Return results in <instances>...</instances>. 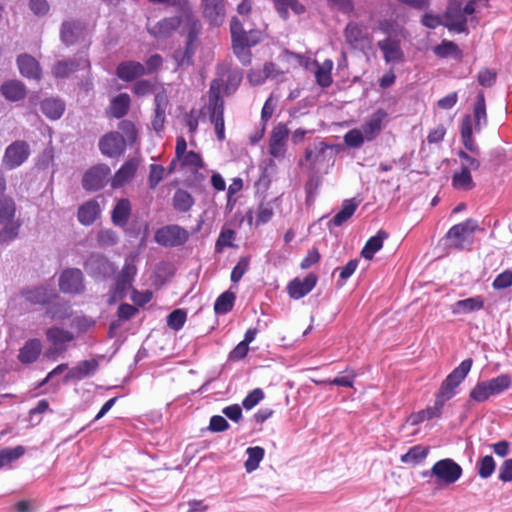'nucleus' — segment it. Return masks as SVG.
Returning a JSON list of instances; mask_svg holds the SVG:
<instances>
[{"mask_svg":"<svg viewBox=\"0 0 512 512\" xmlns=\"http://www.w3.org/2000/svg\"><path fill=\"white\" fill-rule=\"evenodd\" d=\"M473 360L467 358L463 360L441 383L440 389L436 394L435 400L438 405L444 407L445 403L457 394L458 386L465 380L469 374Z\"/></svg>","mask_w":512,"mask_h":512,"instance_id":"obj_1","label":"nucleus"},{"mask_svg":"<svg viewBox=\"0 0 512 512\" xmlns=\"http://www.w3.org/2000/svg\"><path fill=\"white\" fill-rule=\"evenodd\" d=\"M511 384V377L508 374H500L495 378L477 382L471 389L469 397L477 403H482L492 396L502 394Z\"/></svg>","mask_w":512,"mask_h":512,"instance_id":"obj_2","label":"nucleus"},{"mask_svg":"<svg viewBox=\"0 0 512 512\" xmlns=\"http://www.w3.org/2000/svg\"><path fill=\"white\" fill-rule=\"evenodd\" d=\"M477 228L478 223L473 219H466L465 221L452 226L446 234L448 245L457 250L471 249L474 233Z\"/></svg>","mask_w":512,"mask_h":512,"instance_id":"obj_3","label":"nucleus"},{"mask_svg":"<svg viewBox=\"0 0 512 512\" xmlns=\"http://www.w3.org/2000/svg\"><path fill=\"white\" fill-rule=\"evenodd\" d=\"M87 274L95 280H106L116 273V266L99 253H92L84 262Z\"/></svg>","mask_w":512,"mask_h":512,"instance_id":"obj_4","label":"nucleus"},{"mask_svg":"<svg viewBox=\"0 0 512 512\" xmlns=\"http://www.w3.org/2000/svg\"><path fill=\"white\" fill-rule=\"evenodd\" d=\"M462 474V467L458 463L451 458H445L437 461L424 476H434L439 482L449 485L458 481Z\"/></svg>","mask_w":512,"mask_h":512,"instance_id":"obj_5","label":"nucleus"},{"mask_svg":"<svg viewBox=\"0 0 512 512\" xmlns=\"http://www.w3.org/2000/svg\"><path fill=\"white\" fill-rule=\"evenodd\" d=\"M30 154V145L24 140H16L6 147L2 157V167L6 170H14L25 163Z\"/></svg>","mask_w":512,"mask_h":512,"instance_id":"obj_6","label":"nucleus"},{"mask_svg":"<svg viewBox=\"0 0 512 512\" xmlns=\"http://www.w3.org/2000/svg\"><path fill=\"white\" fill-rule=\"evenodd\" d=\"M161 29L164 32L180 30V32H198L200 30V22L190 8L182 9L181 14L176 17L165 19L161 23Z\"/></svg>","mask_w":512,"mask_h":512,"instance_id":"obj_7","label":"nucleus"},{"mask_svg":"<svg viewBox=\"0 0 512 512\" xmlns=\"http://www.w3.org/2000/svg\"><path fill=\"white\" fill-rule=\"evenodd\" d=\"M59 290L64 294L82 295L85 290L84 275L78 268H66L59 275Z\"/></svg>","mask_w":512,"mask_h":512,"instance_id":"obj_8","label":"nucleus"},{"mask_svg":"<svg viewBox=\"0 0 512 512\" xmlns=\"http://www.w3.org/2000/svg\"><path fill=\"white\" fill-rule=\"evenodd\" d=\"M155 241L164 247H178L183 245L189 238L186 229L178 225H167L158 229L155 233Z\"/></svg>","mask_w":512,"mask_h":512,"instance_id":"obj_9","label":"nucleus"},{"mask_svg":"<svg viewBox=\"0 0 512 512\" xmlns=\"http://www.w3.org/2000/svg\"><path fill=\"white\" fill-rule=\"evenodd\" d=\"M137 269L132 262L126 261L117 275L115 284L110 290V302L123 299L132 286Z\"/></svg>","mask_w":512,"mask_h":512,"instance_id":"obj_10","label":"nucleus"},{"mask_svg":"<svg viewBox=\"0 0 512 512\" xmlns=\"http://www.w3.org/2000/svg\"><path fill=\"white\" fill-rule=\"evenodd\" d=\"M261 42L257 34H232L233 51L243 65L251 63V47Z\"/></svg>","mask_w":512,"mask_h":512,"instance_id":"obj_11","label":"nucleus"},{"mask_svg":"<svg viewBox=\"0 0 512 512\" xmlns=\"http://www.w3.org/2000/svg\"><path fill=\"white\" fill-rule=\"evenodd\" d=\"M221 88V80L215 79L211 82L207 109L213 124L224 122V100L220 96Z\"/></svg>","mask_w":512,"mask_h":512,"instance_id":"obj_12","label":"nucleus"},{"mask_svg":"<svg viewBox=\"0 0 512 512\" xmlns=\"http://www.w3.org/2000/svg\"><path fill=\"white\" fill-rule=\"evenodd\" d=\"M289 129L283 123L276 125L269 140V154L276 160H282L287 151Z\"/></svg>","mask_w":512,"mask_h":512,"instance_id":"obj_13","label":"nucleus"},{"mask_svg":"<svg viewBox=\"0 0 512 512\" xmlns=\"http://www.w3.org/2000/svg\"><path fill=\"white\" fill-rule=\"evenodd\" d=\"M46 337L51 344L49 349V355L51 356L63 354L67 350L66 344L74 340L72 332L56 326L47 329Z\"/></svg>","mask_w":512,"mask_h":512,"instance_id":"obj_14","label":"nucleus"},{"mask_svg":"<svg viewBox=\"0 0 512 512\" xmlns=\"http://www.w3.org/2000/svg\"><path fill=\"white\" fill-rule=\"evenodd\" d=\"M110 168L106 164H98L88 169L82 178V186L87 191H97L106 184L110 174Z\"/></svg>","mask_w":512,"mask_h":512,"instance_id":"obj_15","label":"nucleus"},{"mask_svg":"<svg viewBox=\"0 0 512 512\" xmlns=\"http://www.w3.org/2000/svg\"><path fill=\"white\" fill-rule=\"evenodd\" d=\"M21 295L25 301L33 305H45L58 298L55 289L47 285L25 288Z\"/></svg>","mask_w":512,"mask_h":512,"instance_id":"obj_16","label":"nucleus"},{"mask_svg":"<svg viewBox=\"0 0 512 512\" xmlns=\"http://www.w3.org/2000/svg\"><path fill=\"white\" fill-rule=\"evenodd\" d=\"M327 149L323 142L308 147L305 151V160L301 165L306 166L313 174L321 172L322 164L326 161Z\"/></svg>","mask_w":512,"mask_h":512,"instance_id":"obj_17","label":"nucleus"},{"mask_svg":"<svg viewBox=\"0 0 512 512\" xmlns=\"http://www.w3.org/2000/svg\"><path fill=\"white\" fill-rule=\"evenodd\" d=\"M388 114L384 109H378L365 121L361 130L366 137V141L371 142L375 140L382 129L384 128V121Z\"/></svg>","mask_w":512,"mask_h":512,"instance_id":"obj_18","label":"nucleus"},{"mask_svg":"<svg viewBox=\"0 0 512 512\" xmlns=\"http://www.w3.org/2000/svg\"><path fill=\"white\" fill-rule=\"evenodd\" d=\"M317 280V276L313 273H309L304 279H293L287 286L289 296L296 300L303 298L314 289Z\"/></svg>","mask_w":512,"mask_h":512,"instance_id":"obj_19","label":"nucleus"},{"mask_svg":"<svg viewBox=\"0 0 512 512\" xmlns=\"http://www.w3.org/2000/svg\"><path fill=\"white\" fill-rule=\"evenodd\" d=\"M125 140L119 132H113L105 135L99 141V148L102 154L108 157H116L125 150Z\"/></svg>","mask_w":512,"mask_h":512,"instance_id":"obj_20","label":"nucleus"},{"mask_svg":"<svg viewBox=\"0 0 512 512\" xmlns=\"http://www.w3.org/2000/svg\"><path fill=\"white\" fill-rule=\"evenodd\" d=\"M90 63L85 57L76 60L58 61L52 68V73L57 78H66L79 69H89Z\"/></svg>","mask_w":512,"mask_h":512,"instance_id":"obj_21","label":"nucleus"},{"mask_svg":"<svg viewBox=\"0 0 512 512\" xmlns=\"http://www.w3.org/2000/svg\"><path fill=\"white\" fill-rule=\"evenodd\" d=\"M204 17L214 26L223 23L225 17L224 0H202Z\"/></svg>","mask_w":512,"mask_h":512,"instance_id":"obj_22","label":"nucleus"},{"mask_svg":"<svg viewBox=\"0 0 512 512\" xmlns=\"http://www.w3.org/2000/svg\"><path fill=\"white\" fill-rule=\"evenodd\" d=\"M99 367V363L95 359H89L79 362L71 368L65 375V381L82 380L95 374Z\"/></svg>","mask_w":512,"mask_h":512,"instance_id":"obj_23","label":"nucleus"},{"mask_svg":"<svg viewBox=\"0 0 512 512\" xmlns=\"http://www.w3.org/2000/svg\"><path fill=\"white\" fill-rule=\"evenodd\" d=\"M146 74L143 64L136 61H123L116 68V75L119 79L130 82Z\"/></svg>","mask_w":512,"mask_h":512,"instance_id":"obj_24","label":"nucleus"},{"mask_svg":"<svg viewBox=\"0 0 512 512\" xmlns=\"http://www.w3.org/2000/svg\"><path fill=\"white\" fill-rule=\"evenodd\" d=\"M17 65L22 76L28 79L40 80L41 68L34 57L28 54L19 55Z\"/></svg>","mask_w":512,"mask_h":512,"instance_id":"obj_25","label":"nucleus"},{"mask_svg":"<svg viewBox=\"0 0 512 512\" xmlns=\"http://www.w3.org/2000/svg\"><path fill=\"white\" fill-rule=\"evenodd\" d=\"M138 169V161L136 159H129L120 169L115 173L111 180L113 188H120L128 183L136 174Z\"/></svg>","mask_w":512,"mask_h":512,"instance_id":"obj_26","label":"nucleus"},{"mask_svg":"<svg viewBox=\"0 0 512 512\" xmlns=\"http://www.w3.org/2000/svg\"><path fill=\"white\" fill-rule=\"evenodd\" d=\"M484 307V299L482 296L469 297L458 300L451 305V312L454 315L469 314L479 311Z\"/></svg>","mask_w":512,"mask_h":512,"instance_id":"obj_27","label":"nucleus"},{"mask_svg":"<svg viewBox=\"0 0 512 512\" xmlns=\"http://www.w3.org/2000/svg\"><path fill=\"white\" fill-rule=\"evenodd\" d=\"M357 207L358 203L355 201V199L344 200L341 209L327 223L328 229L331 230L334 227H340L350 217H352Z\"/></svg>","mask_w":512,"mask_h":512,"instance_id":"obj_28","label":"nucleus"},{"mask_svg":"<svg viewBox=\"0 0 512 512\" xmlns=\"http://www.w3.org/2000/svg\"><path fill=\"white\" fill-rule=\"evenodd\" d=\"M42 352V343L39 339H29L19 350L18 359L23 364L35 362Z\"/></svg>","mask_w":512,"mask_h":512,"instance_id":"obj_29","label":"nucleus"},{"mask_svg":"<svg viewBox=\"0 0 512 512\" xmlns=\"http://www.w3.org/2000/svg\"><path fill=\"white\" fill-rule=\"evenodd\" d=\"M100 212L98 202L96 200H89L79 207L77 218L82 225L89 226L95 222Z\"/></svg>","mask_w":512,"mask_h":512,"instance_id":"obj_30","label":"nucleus"},{"mask_svg":"<svg viewBox=\"0 0 512 512\" xmlns=\"http://www.w3.org/2000/svg\"><path fill=\"white\" fill-rule=\"evenodd\" d=\"M379 47L384 54V59L386 62L396 63L403 59V52L401 50L399 41L388 37L385 40L379 42Z\"/></svg>","mask_w":512,"mask_h":512,"instance_id":"obj_31","label":"nucleus"},{"mask_svg":"<svg viewBox=\"0 0 512 512\" xmlns=\"http://www.w3.org/2000/svg\"><path fill=\"white\" fill-rule=\"evenodd\" d=\"M131 214V203L128 199H120L114 206L111 214L112 222L119 227L127 225Z\"/></svg>","mask_w":512,"mask_h":512,"instance_id":"obj_32","label":"nucleus"},{"mask_svg":"<svg viewBox=\"0 0 512 512\" xmlns=\"http://www.w3.org/2000/svg\"><path fill=\"white\" fill-rule=\"evenodd\" d=\"M0 91L7 100L12 102L19 101L26 95L24 84L18 80H10L3 83Z\"/></svg>","mask_w":512,"mask_h":512,"instance_id":"obj_33","label":"nucleus"},{"mask_svg":"<svg viewBox=\"0 0 512 512\" xmlns=\"http://www.w3.org/2000/svg\"><path fill=\"white\" fill-rule=\"evenodd\" d=\"M42 113L51 120L61 118L65 111V104L62 100L56 98L44 99L41 104Z\"/></svg>","mask_w":512,"mask_h":512,"instance_id":"obj_34","label":"nucleus"},{"mask_svg":"<svg viewBox=\"0 0 512 512\" xmlns=\"http://www.w3.org/2000/svg\"><path fill=\"white\" fill-rule=\"evenodd\" d=\"M442 405H438V402L435 400L434 405L427 407L426 409H423L417 413H413L409 416L408 422L415 426L418 425L425 420H431L434 418H440L442 415Z\"/></svg>","mask_w":512,"mask_h":512,"instance_id":"obj_35","label":"nucleus"},{"mask_svg":"<svg viewBox=\"0 0 512 512\" xmlns=\"http://www.w3.org/2000/svg\"><path fill=\"white\" fill-rule=\"evenodd\" d=\"M388 238V233L384 230H379L375 236H372L368 239L365 246L361 251V255L367 259L371 260L375 253H377L383 246V242Z\"/></svg>","mask_w":512,"mask_h":512,"instance_id":"obj_36","label":"nucleus"},{"mask_svg":"<svg viewBox=\"0 0 512 512\" xmlns=\"http://www.w3.org/2000/svg\"><path fill=\"white\" fill-rule=\"evenodd\" d=\"M197 36L198 34H188L184 52L180 50L175 51L174 58L179 65H189L192 63L198 41Z\"/></svg>","mask_w":512,"mask_h":512,"instance_id":"obj_37","label":"nucleus"},{"mask_svg":"<svg viewBox=\"0 0 512 512\" xmlns=\"http://www.w3.org/2000/svg\"><path fill=\"white\" fill-rule=\"evenodd\" d=\"M46 308V315L52 320H65L70 318L72 311L66 301H51Z\"/></svg>","mask_w":512,"mask_h":512,"instance_id":"obj_38","label":"nucleus"},{"mask_svg":"<svg viewBox=\"0 0 512 512\" xmlns=\"http://www.w3.org/2000/svg\"><path fill=\"white\" fill-rule=\"evenodd\" d=\"M361 29L380 30L382 32H396L400 29V26L398 22L392 19V17L384 18L382 16L375 15L371 17L370 24L362 27Z\"/></svg>","mask_w":512,"mask_h":512,"instance_id":"obj_39","label":"nucleus"},{"mask_svg":"<svg viewBox=\"0 0 512 512\" xmlns=\"http://www.w3.org/2000/svg\"><path fill=\"white\" fill-rule=\"evenodd\" d=\"M130 96L127 93H120L111 100L110 112L117 119L124 117L130 107Z\"/></svg>","mask_w":512,"mask_h":512,"instance_id":"obj_40","label":"nucleus"},{"mask_svg":"<svg viewBox=\"0 0 512 512\" xmlns=\"http://www.w3.org/2000/svg\"><path fill=\"white\" fill-rule=\"evenodd\" d=\"M445 16L444 27L449 30H463L464 15L461 8L455 6H449Z\"/></svg>","mask_w":512,"mask_h":512,"instance_id":"obj_41","label":"nucleus"},{"mask_svg":"<svg viewBox=\"0 0 512 512\" xmlns=\"http://www.w3.org/2000/svg\"><path fill=\"white\" fill-rule=\"evenodd\" d=\"M470 169L461 167L460 171L455 172L452 176V186L459 190H471L475 187Z\"/></svg>","mask_w":512,"mask_h":512,"instance_id":"obj_42","label":"nucleus"},{"mask_svg":"<svg viewBox=\"0 0 512 512\" xmlns=\"http://www.w3.org/2000/svg\"><path fill=\"white\" fill-rule=\"evenodd\" d=\"M332 69L333 61L331 59H326L322 64L317 66L315 78L317 84L322 88H327L332 84Z\"/></svg>","mask_w":512,"mask_h":512,"instance_id":"obj_43","label":"nucleus"},{"mask_svg":"<svg viewBox=\"0 0 512 512\" xmlns=\"http://www.w3.org/2000/svg\"><path fill=\"white\" fill-rule=\"evenodd\" d=\"M274 6L280 16L284 19L288 16V9H291L295 14H302L305 12V7L298 0H273Z\"/></svg>","mask_w":512,"mask_h":512,"instance_id":"obj_44","label":"nucleus"},{"mask_svg":"<svg viewBox=\"0 0 512 512\" xmlns=\"http://www.w3.org/2000/svg\"><path fill=\"white\" fill-rule=\"evenodd\" d=\"M474 120L475 128L477 131H480L481 128L487 123L485 97L482 91H480L476 97V103L474 106Z\"/></svg>","mask_w":512,"mask_h":512,"instance_id":"obj_45","label":"nucleus"},{"mask_svg":"<svg viewBox=\"0 0 512 512\" xmlns=\"http://www.w3.org/2000/svg\"><path fill=\"white\" fill-rule=\"evenodd\" d=\"M173 207L179 212H188L194 205V199L186 190L178 189L173 195Z\"/></svg>","mask_w":512,"mask_h":512,"instance_id":"obj_46","label":"nucleus"},{"mask_svg":"<svg viewBox=\"0 0 512 512\" xmlns=\"http://www.w3.org/2000/svg\"><path fill=\"white\" fill-rule=\"evenodd\" d=\"M16 212L15 202L12 198L0 195V223L14 221Z\"/></svg>","mask_w":512,"mask_h":512,"instance_id":"obj_47","label":"nucleus"},{"mask_svg":"<svg viewBox=\"0 0 512 512\" xmlns=\"http://www.w3.org/2000/svg\"><path fill=\"white\" fill-rule=\"evenodd\" d=\"M264 449L260 446L249 447L246 450L247 460L245 461V469L248 473L253 472L259 466L264 457Z\"/></svg>","mask_w":512,"mask_h":512,"instance_id":"obj_48","label":"nucleus"},{"mask_svg":"<svg viewBox=\"0 0 512 512\" xmlns=\"http://www.w3.org/2000/svg\"><path fill=\"white\" fill-rule=\"evenodd\" d=\"M235 295L230 291L222 293L214 303V311L218 315L230 312L234 306Z\"/></svg>","mask_w":512,"mask_h":512,"instance_id":"obj_49","label":"nucleus"},{"mask_svg":"<svg viewBox=\"0 0 512 512\" xmlns=\"http://www.w3.org/2000/svg\"><path fill=\"white\" fill-rule=\"evenodd\" d=\"M434 53L440 58L452 57L460 59L462 57L458 46L450 41H443L440 45L435 46Z\"/></svg>","mask_w":512,"mask_h":512,"instance_id":"obj_50","label":"nucleus"},{"mask_svg":"<svg viewBox=\"0 0 512 512\" xmlns=\"http://www.w3.org/2000/svg\"><path fill=\"white\" fill-rule=\"evenodd\" d=\"M428 455V449L422 445L411 447L405 454L401 456V462L409 464H417L424 460Z\"/></svg>","mask_w":512,"mask_h":512,"instance_id":"obj_51","label":"nucleus"},{"mask_svg":"<svg viewBox=\"0 0 512 512\" xmlns=\"http://www.w3.org/2000/svg\"><path fill=\"white\" fill-rule=\"evenodd\" d=\"M276 200L277 198H275L273 201L261 202L259 204L255 220L256 226L264 225L272 219L274 215L273 202H275Z\"/></svg>","mask_w":512,"mask_h":512,"instance_id":"obj_52","label":"nucleus"},{"mask_svg":"<svg viewBox=\"0 0 512 512\" xmlns=\"http://www.w3.org/2000/svg\"><path fill=\"white\" fill-rule=\"evenodd\" d=\"M25 453V448L18 445L14 448H4L0 450V469L16 461Z\"/></svg>","mask_w":512,"mask_h":512,"instance_id":"obj_53","label":"nucleus"},{"mask_svg":"<svg viewBox=\"0 0 512 512\" xmlns=\"http://www.w3.org/2000/svg\"><path fill=\"white\" fill-rule=\"evenodd\" d=\"M478 475L483 478H489L495 471L496 463L491 455L483 456L476 464Z\"/></svg>","mask_w":512,"mask_h":512,"instance_id":"obj_54","label":"nucleus"},{"mask_svg":"<svg viewBox=\"0 0 512 512\" xmlns=\"http://www.w3.org/2000/svg\"><path fill=\"white\" fill-rule=\"evenodd\" d=\"M3 228L0 230V244H8L17 238L20 224L15 221L0 223Z\"/></svg>","mask_w":512,"mask_h":512,"instance_id":"obj_55","label":"nucleus"},{"mask_svg":"<svg viewBox=\"0 0 512 512\" xmlns=\"http://www.w3.org/2000/svg\"><path fill=\"white\" fill-rule=\"evenodd\" d=\"M365 141L366 137L361 129H351L344 135L345 144L351 148H359Z\"/></svg>","mask_w":512,"mask_h":512,"instance_id":"obj_56","label":"nucleus"},{"mask_svg":"<svg viewBox=\"0 0 512 512\" xmlns=\"http://www.w3.org/2000/svg\"><path fill=\"white\" fill-rule=\"evenodd\" d=\"M121 137L125 140V144H133L137 138V132L134 124L131 121L123 120L119 124Z\"/></svg>","mask_w":512,"mask_h":512,"instance_id":"obj_57","label":"nucleus"},{"mask_svg":"<svg viewBox=\"0 0 512 512\" xmlns=\"http://www.w3.org/2000/svg\"><path fill=\"white\" fill-rule=\"evenodd\" d=\"M165 168L160 164H151L149 166L148 183L151 189H155L163 180Z\"/></svg>","mask_w":512,"mask_h":512,"instance_id":"obj_58","label":"nucleus"},{"mask_svg":"<svg viewBox=\"0 0 512 512\" xmlns=\"http://www.w3.org/2000/svg\"><path fill=\"white\" fill-rule=\"evenodd\" d=\"M97 242L102 247L114 246L118 242V235L112 229H101L97 234Z\"/></svg>","mask_w":512,"mask_h":512,"instance_id":"obj_59","label":"nucleus"},{"mask_svg":"<svg viewBox=\"0 0 512 512\" xmlns=\"http://www.w3.org/2000/svg\"><path fill=\"white\" fill-rule=\"evenodd\" d=\"M186 321V313L182 309L172 311L167 317V325L175 330H180Z\"/></svg>","mask_w":512,"mask_h":512,"instance_id":"obj_60","label":"nucleus"},{"mask_svg":"<svg viewBox=\"0 0 512 512\" xmlns=\"http://www.w3.org/2000/svg\"><path fill=\"white\" fill-rule=\"evenodd\" d=\"M95 324H96L95 319H93L92 317H89V316H85V315L77 316L71 322V326L73 328H75L76 330H78V332H80V333L87 332L92 327H94Z\"/></svg>","mask_w":512,"mask_h":512,"instance_id":"obj_61","label":"nucleus"},{"mask_svg":"<svg viewBox=\"0 0 512 512\" xmlns=\"http://www.w3.org/2000/svg\"><path fill=\"white\" fill-rule=\"evenodd\" d=\"M458 157L461 160V167H466L467 169L476 171L480 167V160L478 156L472 154H468L466 151L460 150L458 151Z\"/></svg>","mask_w":512,"mask_h":512,"instance_id":"obj_62","label":"nucleus"},{"mask_svg":"<svg viewBox=\"0 0 512 512\" xmlns=\"http://www.w3.org/2000/svg\"><path fill=\"white\" fill-rule=\"evenodd\" d=\"M235 231L232 229H222L216 241V249L221 251L224 247H233Z\"/></svg>","mask_w":512,"mask_h":512,"instance_id":"obj_63","label":"nucleus"},{"mask_svg":"<svg viewBox=\"0 0 512 512\" xmlns=\"http://www.w3.org/2000/svg\"><path fill=\"white\" fill-rule=\"evenodd\" d=\"M264 399V392L260 388H255L243 399L242 405L245 409L254 408L261 400Z\"/></svg>","mask_w":512,"mask_h":512,"instance_id":"obj_64","label":"nucleus"}]
</instances>
